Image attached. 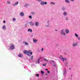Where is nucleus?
I'll use <instances>...</instances> for the list:
<instances>
[{
    "label": "nucleus",
    "instance_id": "nucleus-41",
    "mask_svg": "<svg viewBox=\"0 0 80 80\" xmlns=\"http://www.w3.org/2000/svg\"><path fill=\"white\" fill-rule=\"evenodd\" d=\"M46 70L48 71V69H46Z\"/></svg>",
    "mask_w": 80,
    "mask_h": 80
},
{
    "label": "nucleus",
    "instance_id": "nucleus-38",
    "mask_svg": "<svg viewBox=\"0 0 80 80\" xmlns=\"http://www.w3.org/2000/svg\"><path fill=\"white\" fill-rule=\"evenodd\" d=\"M62 10H64V8H62Z\"/></svg>",
    "mask_w": 80,
    "mask_h": 80
},
{
    "label": "nucleus",
    "instance_id": "nucleus-25",
    "mask_svg": "<svg viewBox=\"0 0 80 80\" xmlns=\"http://www.w3.org/2000/svg\"><path fill=\"white\" fill-rule=\"evenodd\" d=\"M13 21H15L16 20V19L15 18H13Z\"/></svg>",
    "mask_w": 80,
    "mask_h": 80
},
{
    "label": "nucleus",
    "instance_id": "nucleus-22",
    "mask_svg": "<svg viewBox=\"0 0 80 80\" xmlns=\"http://www.w3.org/2000/svg\"><path fill=\"white\" fill-rule=\"evenodd\" d=\"M41 73L42 74H43V73H44L45 72H43V71H41Z\"/></svg>",
    "mask_w": 80,
    "mask_h": 80
},
{
    "label": "nucleus",
    "instance_id": "nucleus-13",
    "mask_svg": "<svg viewBox=\"0 0 80 80\" xmlns=\"http://www.w3.org/2000/svg\"><path fill=\"white\" fill-rule=\"evenodd\" d=\"M28 32H32V30L30 29H28Z\"/></svg>",
    "mask_w": 80,
    "mask_h": 80
},
{
    "label": "nucleus",
    "instance_id": "nucleus-20",
    "mask_svg": "<svg viewBox=\"0 0 80 80\" xmlns=\"http://www.w3.org/2000/svg\"><path fill=\"white\" fill-rule=\"evenodd\" d=\"M28 4H26L25 6H24V7H28Z\"/></svg>",
    "mask_w": 80,
    "mask_h": 80
},
{
    "label": "nucleus",
    "instance_id": "nucleus-29",
    "mask_svg": "<svg viewBox=\"0 0 80 80\" xmlns=\"http://www.w3.org/2000/svg\"><path fill=\"white\" fill-rule=\"evenodd\" d=\"M24 43H25L26 45H28V42H24Z\"/></svg>",
    "mask_w": 80,
    "mask_h": 80
},
{
    "label": "nucleus",
    "instance_id": "nucleus-6",
    "mask_svg": "<svg viewBox=\"0 0 80 80\" xmlns=\"http://www.w3.org/2000/svg\"><path fill=\"white\" fill-rule=\"evenodd\" d=\"M61 59H62V61H66V60H67V58H63V57H62L61 58Z\"/></svg>",
    "mask_w": 80,
    "mask_h": 80
},
{
    "label": "nucleus",
    "instance_id": "nucleus-37",
    "mask_svg": "<svg viewBox=\"0 0 80 80\" xmlns=\"http://www.w3.org/2000/svg\"><path fill=\"white\" fill-rule=\"evenodd\" d=\"M71 1H72V2H74V0H70Z\"/></svg>",
    "mask_w": 80,
    "mask_h": 80
},
{
    "label": "nucleus",
    "instance_id": "nucleus-10",
    "mask_svg": "<svg viewBox=\"0 0 80 80\" xmlns=\"http://www.w3.org/2000/svg\"><path fill=\"white\" fill-rule=\"evenodd\" d=\"M18 2H15V4H13L12 5L13 6H15L16 5H18Z\"/></svg>",
    "mask_w": 80,
    "mask_h": 80
},
{
    "label": "nucleus",
    "instance_id": "nucleus-36",
    "mask_svg": "<svg viewBox=\"0 0 80 80\" xmlns=\"http://www.w3.org/2000/svg\"><path fill=\"white\" fill-rule=\"evenodd\" d=\"M41 51H43V48H42L41 50Z\"/></svg>",
    "mask_w": 80,
    "mask_h": 80
},
{
    "label": "nucleus",
    "instance_id": "nucleus-32",
    "mask_svg": "<svg viewBox=\"0 0 80 80\" xmlns=\"http://www.w3.org/2000/svg\"><path fill=\"white\" fill-rule=\"evenodd\" d=\"M47 4V2H45L44 3V4H45V5H46V4Z\"/></svg>",
    "mask_w": 80,
    "mask_h": 80
},
{
    "label": "nucleus",
    "instance_id": "nucleus-33",
    "mask_svg": "<svg viewBox=\"0 0 80 80\" xmlns=\"http://www.w3.org/2000/svg\"><path fill=\"white\" fill-rule=\"evenodd\" d=\"M50 71H48V73H50Z\"/></svg>",
    "mask_w": 80,
    "mask_h": 80
},
{
    "label": "nucleus",
    "instance_id": "nucleus-2",
    "mask_svg": "<svg viewBox=\"0 0 80 80\" xmlns=\"http://www.w3.org/2000/svg\"><path fill=\"white\" fill-rule=\"evenodd\" d=\"M60 32L62 35H65V33L64 32V30L62 29L60 31Z\"/></svg>",
    "mask_w": 80,
    "mask_h": 80
},
{
    "label": "nucleus",
    "instance_id": "nucleus-7",
    "mask_svg": "<svg viewBox=\"0 0 80 80\" xmlns=\"http://www.w3.org/2000/svg\"><path fill=\"white\" fill-rule=\"evenodd\" d=\"M77 44H78V43H74L73 44H72V46H73L74 47H76V46H77Z\"/></svg>",
    "mask_w": 80,
    "mask_h": 80
},
{
    "label": "nucleus",
    "instance_id": "nucleus-17",
    "mask_svg": "<svg viewBox=\"0 0 80 80\" xmlns=\"http://www.w3.org/2000/svg\"><path fill=\"white\" fill-rule=\"evenodd\" d=\"M41 5H43L44 4V2H41L40 3Z\"/></svg>",
    "mask_w": 80,
    "mask_h": 80
},
{
    "label": "nucleus",
    "instance_id": "nucleus-19",
    "mask_svg": "<svg viewBox=\"0 0 80 80\" xmlns=\"http://www.w3.org/2000/svg\"><path fill=\"white\" fill-rule=\"evenodd\" d=\"M31 13L32 15H35V12H31Z\"/></svg>",
    "mask_w": 80,
    "mask_h": 80
},
{
    "label": "nucleus",
    "instance_id": "nucleus-1",
    "mask_svg": "<svg viewBox=\"0 0 80 80\" xmlns=\"http://www.w3.org/2000/svg\"><path fill=\"white\" fill-rule=\"evenodd\" d=\"M23 53L25 54H27L28 56H29L30 57V55H32V52H31L30 50L28 51L27 50H24Z\"/></svg>",
    "mask_w": 80,
    "mask_h": 80
},
{
    "label": "nucleus",
    "instance_id": "nucleus-21",
    "mask_svg": "<svg viewBox=\"0 0 80 80\" xmlns=\"http://www.w3.org/2000/svg\"><path fill=\"white\" fill-rule=\"evenodd\" d=\"M29 18H30V19H32V16H29Z\"/></svg>",
    "mask_w": 80,
    "mask_h": 80
},
{
    "label": "nucleus",
    "instance_id": "nucleus-12",
    "mask_svg": "<svg viewBox=\"0 0 80 80\" xmlns=\"http://www.w3.org/2000/svg\"><path fill=\"white\" fill-rule=\"evenodd\" d=\"M30 25L31 26L32 25L33 26L34 25V23H33L32 22H31L30 23Z\"/></svg>",
    "mask_w": 80,
    "mask_h": 80
},
{
    "label": "nucleus",
    "instance_id": "nucleus-9",
    "mask_svg": "<svg viewBox=\"0 0 80 80\" xmlns=\"http://www.w3.org/2000/svg\"><path fill=\"white\" fill-rule=\"evenodd\" d=\"M65 32L66 33H68L69 32V30L68 29H66Z\"/></svg>",
    "mask_w": 80,
    "mask_h": 80
},
{
    "label": "nucleus",
    "instance_id": "nucleus-15",
    "mask_svg": "<svg viewBox=\"0 0 80 80\" xmlns=\"http://www.w3.org/2000/svg\"><path fill=\"white\" fill-rule=\"evenodd\" d=\"M2 28V29H3V30H5V29H6V27H5V26H3Z\"/></svg>",
    "mask_w": 80,
    "mask_h": 80
},
{
    "label": "nucleus",
    "instance_id": "nucleus-28",
    "mask_svg": "<svg viewBox=\"0 0 80 80\" xmlns=\"http://www.w3.org/2000/svg\"><path fill=\"white\" fill-rule=\"evenodd\" d=\"M33 56H31V60H33Z\"/></svg>",
    "mask_w": 80,
    "mask_h": 80
},
{
    "label": "nucleus",
    "instance_id": "nucleus-26",
    "mask_svg": "<svg viewBox=\"0 0 80 80\" xmlns=\"http://www.w3.org/2000/svg\"><path fill=\"white\" fill-rule=\"evenodd\" d=\"M36 77H39V74H37L36 75Z\"/></svg>",
    "mask_w": 80,
    "mask_h": 80
},
{
    "label": "nucleus",
    "instance_id": "nucleus-35",
    "mask_svg": "<svg viewBox=\"0 0 80 80\" xmlns=\"http://www.w3.org/2000/svg\"><path fill=\"white\" fill-rule=\"evenodd\" d=\"M51 3H52V4H54L55 5V3H53V2H51Z\"/></svg>",
    "mask_w": 80,
    "mask_h": 80
},
{
    "label": "nucleus",
    "instance_id": "nucleus-16",
    "mask_svg": "<svg viewBox=\"0 0 80 80\" xmlns=\"http://www.w3.org/2000/svg\"><path fill=\"white\" fill-rule=\"evenodd\" d=\"M33 42H37V40L34 39H33Z\"/></svg>",
    "mask_w": 80,
    "mask_h": 80
},
{
    "label": "nucleus",
    "instance_id": "nucleus-4",
    "mask_svg": "<svg viewBox=\"0 0 80 80\" xmlns=\"http://www.w3.org/2000/svg\"><path fill=\"white\" fill-rule=\"evenodd\" d=\"M20 15L22 17H23V16H24V13L22 12H21L20 13Z\"/></svg>",
    "mask_w": 80,
    "mask_h": 80
},
{
    "label": "nucleus",
    "instance_id": "nucleus-34",
    "mask_svg": "<svg viewBox=\"0 0 80 80\" xmlns=\"http://www.w3.org/2000/svg\"><path fill=\"white\" fill-rule=\"evenodd\" d=\"M66 20H68V18H66Z\"/></svg>",
    "mask_w": 80,
    "mask_h": 80
},
{
    "label": "nucleus",
    "instance_id": "nucleus-31",
    "mask_svg": "<svg viewBox=\"0 0 80 80\" xmlns=\"http://www.w3.org/2000/svg\"><path fill=\"white\" fill-rule=\"evenodd\" d=\"M52 62L53 63H54V64H55V62H54V61L53 60L52 61Z\"/></svg>",
    "mask_w": 80,
    "mask_h": 80
},
{
    "label": "nucleus",
    "instance_id": "nucleus-11",
    "mask_svg": "<svg viewBox=\"0 0 80 80\" xmlns=\"http://www.w3.org/2000/svg\"><path fill=\"white\" fill-rule=\"evenodd\" d=\"M66 72H67V71L66 70H64V73H63V75H65V74H66Z\"/></svg>",
    "mask_w": 80,
    "mask_h": 80
},
{
    "label": "nucleus",
    "instance_id": "nucleus-40",
    "mask_svg": "<svg viewBox=\"0 0 80 80\" xmlns=\"http://www.w3.org/2000/svg\"><path fill=\"white\" fill-rule=\"evenodd\" d=\"M78 40H80V37H78Z\"/></svg>",
    "mask_w": 80,
    "mask_h": 80
},
{
    "label": "nucleus",
    "instance_id": "nucleus-23",
    "mask_svg": "<svg viewBox=\"0 0 80 80\" xmlns=\"http://www.w3.org/2000/svg\"><path fill=\"white\" fill-rule=\"evenodd\" d=\"M75 36L76 37H78V35L76 33L75 34Z\"/></svg>",
    "mask_w": 80,
    "mask_h": 80
},
{
    "label": "nucleus",
    "instance_id": "nucleus-18",
    "mask_svg": "<svg viewBox=\"0 0 80 80\" xmlns=\"http://www.w3.org/2000/svg\"><path fill=\"white\" fill-rule=\"evenodd\" d=\"M67 12H64V15H65V16H66V15H67Z\"/></svg>",
    "mask_w": 80,
    "mask_h": 80
},
{
    "label": "nucleus",
    "instance_id": "nucleus-44",
    "mask_svg": "<svg viewBox=\"0 0 80 80\" xmlns=\"http://www.w3.org/2000/svg\"><path fill=\"white\" fill-rule=\"evenodd\" d=\"M46 75H47V74H45Z\"/></svg>",
    "mask_w": 80,
    "mask_h": 80
},
{
    "label": "nucleus",
    "instance_id": "nucleus-3",
    "mask_svg": "<svg viewBox=\"0 0 80 80\" xmlns=\"http://www.w3.org/2000/svg\"><path fill=\"white\" fill-rule=\"evenodd\" d=\"M11 47L10 48L11 49H12V50H13V49H14L15 47H14V44L13 43H11Z\"/></svg>",
    "mask_w": 80,
    "mask_h": 80
},
{
    "label": "nucleus",
    "instance_id": "nucleus-42",
    "mask_svg": "<svg viewBox=\"0 0 80 80\" xmlns=\"http://www.w3.org/2000/svg\"><path fill=\"white\" fill-rule=\"evenodd\" d=\"M54 67H55V64H54Z\"/></svg>",
    "mask_w": 80,
    "mask_h": 80
},
{
    "label": "nucleus",
    "instance_id": "nucleus-24",
    "mask_svg": "<svg viewBox=\"0 0 80 80\" xmlns=\"http://www.w3.org/2000/svg\"><path fill=\"white\" fill-rule=\"evenodd\" d=\"M40 61V59H38V64L39 63V61Z\"/></svg>",
    "mask_w": 80,
    "mask_h": 80
},
{
    "label": "nucleus",
    "instance_id": "nucleus-45",
    "mask_svg": "<svg viewBox=\"0 0 80 80\" xmlns=\"http://www.w3.org/2000/svg\"><path fill=\"white\" fill-rule=\"evenodd\" d=\"M69 70H71V68H69Z\"/></svg>",
    "mask_w": 80,
    "mask_h": 80
},
{
    "label": "nucleus",
    "instance_id": "nucleus-8",
    "mask_svg": "<svg viewBox=\"0 0 80 80\" xmlns=\"http://www.w3.org/2000/svg\"><path fill=\"white\" fill-rule=\"evenodd\" d=\"M35 25L36 26H37V27H38V26L39 25V23L37 22H36L35 23Z\"/></svg>",
    "mask_w": 80,
    "mask_h": 80
},
{
    "label": "nucleus",
    "instance_id": "nucleus-43",
    "mask_svg": "<svg viewBox=\"0 0 80 80\" xmlns=\"http://www.w3.org/2000/svg\"><path fill=\"white\" fill-rule=\"evenodd\" d=\"M8 3L9 4H10V2H8Z\"/></svg>",
    "mask_w": 80,
    "mask_h": 80
},
{
    "label": "nucleus",
    "instance_id": "nucleus-30",
    "mask_svg": "<svg viewBox=\"0 0 80 80\" xmlns=\"http://www.w3.org/2000/svg\"><path fill=\"white\" fill-rule=\"evenodd\" d=\"M44 60H45V61H47V62H48V61L47 60V59H44Z\"/></svg>",
    "mask_w": 80,
    "mask_h": 80
},
{
    "label": "nucleus",
    "instance_id": "nucleus-27",
    "mask_svg": "<svg viewBox=\"0 0 80 80\" xmlns=\"http://www.w3.org/2000/svg\"><path fill=\"white\" fill-rule=\"evenodd\" d=\"M47 65V63H45V64H43V65H42V66H45V65Z\"/></svg>",
    "mask_w": 80,
    "mask_h": 80
},
{
    "label": "nucleus",
    "instance_id": "nucleus-39",
    "mask_svg": "<svg viewBox=\"0 0 80 80\" xmlns=\"http://www.w3.org/2000/svg\"><path fill=\"white\" fill-rule=\"evenodd\" d=\"M6 22L5 21H3V23H5Z\"/></svg>",
    "mask_w": 80,
    "mask_h": 80
},
{
    "label": "nucleus",
    "instance_id": "nucleus-14",
    "mask_svg": "<svg viewBox=\"0 0 80 80\" xmlns=\"http://www.w3.org/2000/svg\"><path fill=\"white\" fill-rule=\"evenodd\" d=\"M65 1L66 3H70V1H69L68 0H65Z\"/></svg>",
    "mask_w": 80,
    "mask_h": 80
},
{
    "label": "nucleus",
    "instance_id": "nucleus-5",
    "mask_svg": "<svg viewBox=\"0 0 80 80\" xmlns=\"http://www.w3.org/2000/svg\"><path fill=\"white\" fill-rule=\"evenodd\" d=\"M18 57H23V54L21 53H20L18 55Z\"/></svg>",
    "mask_w": 80,
    "mask_h": 80
}]
</instances>
